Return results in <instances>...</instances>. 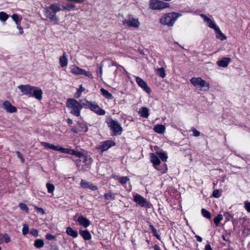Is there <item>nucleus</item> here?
I'll use <instances>...</instances> for the list:
<instances>
[{
  "label": "nucleus",
  "mask_w": 250,
  "mask_h": 250,
  "mask_svg": "<svg viewBox=\"0 0 250 250\" xmlns=\"http://www.w3.org/2000/svg\"><path fill=\"white\" fill-rule=\"evenodd\" d=\"M116 193H112L111 192H108L105 193L104 194V198L106 200H114L115 199Z\"/></svg>",
  "instance_id": "2f4dec72"
},
{
  "label": "nucleus",
  "mask_w": 250,
  "mask_h": 250,
  "mask_svg": "<svg viewBox=\"0 0 250 250\" xmlns=\"http://www.w3.org/2000/svg\"><path fill=\"white\" fill-rule=\"evenodd\" d=\"M193 136H195V137H198L199 136H200V132L198 131L197 130H196V129H193Z\"/></svg>",
  "instance_id": "5fc2aeb1"
},
{
  "label": "nucleus",
  "mask_w": 250,
  "mask_h": 250,
  "mask_svg": "<svg viewBox=\"0 0 250 250\" xmlns=\"http://www.w3.org/2000/svg\"><path fill=\"white\" fill-rule=\"evenodd\" d=\"M129 180V179L126 176L120 177L119 178V181L122 184H126Z\"/></svg>",
  "instance_id": "79ce46f5"
},
{
  "label": "nucleus",
  "mask_w": 250,
  "mask_h": 250,
  "mask_svg": "<svg viewBox=\"0 0 250 250\" xmlns=\"http://www.w3.org/2000/svg\"><path fill=\"white\" fill-rule=\"evenodd\" d=\"M71 131L77 133L78 132V129L76 126H73L71 129Z\"/></svg>",
  "instance_id": "680f3d73"
},
{
  "label": "nucleus",
  "mask_w": 250,
  "mask_h": 250,
  "mask_svg": "<svg viewBox=\"0 0 250 250\" xmlns=\"http://www.w3.org/2000/svg\"><path fill=\"white\" fill-rule=\"evenodd\" d=\"M84 90L85 88L83 87L82 85H81L80 86V87L77 89V92L74 94V97L75 98H79L81 95L82 92L84 91Z\"/></svg>",
  "instance_id": "473e14b6"
},
{
  "label": "nucleus",
  "mask_w": 250,
  "mask_h": 250,
  "mask_svg": "<svg viewBox=\"0 0 250 250\" xmlns=\"http://www.w3.org/2000/svg\"><path fill=\"white\" fill-rule=\"evenodd\" d=\"M195 237L196 238V240L197 241L199 242H201L202 241V238L199 236V235H196L195 236Z\"/></svg>",
  "instance_id": "69168bd1"
},
{
  "label": "nucleus",
  "mask_w": 250,
  "mask_h": 250,
  "mask_svg": "<svg viewBox=\"0 0 250 250\" xmlns=\"http://www.w3.org/2000/svg\"><path fill=\"white\" fill-rule=\"evenodd\" d=\"M3 108L9 113H15L17 111V108L12 105L8 101H5L3 103Z\"/></svg>",
  "instance_id": "dca6fc26"
},
{
  "label": "nucleus",
  "mask_w": 250,
  "mask_h": 250,
  "mask_svg": "<svg viewBox=\"0 0 250 250\" xmlns=\"http://www.w3.org/2000/svg\"><path fill=\"white\" fill-rule=\"evenodd\" d=\"M74 155L79 158L83 157V153L78 151H76Z\"/></svg>",
  "instance_id": "4d7b16f0"
},
{
  "label": "nucleus",
  "mask_w": 250,
  "mask_h": 250,
  "mask_svg": "<svg viewBox=\"0 0 250 250\" xmlns=\"http://www.w3.org/2000/svg\"><path fill=\"white\" fill-rule=\"evenodd\" d=\"M17 28L19 30V33L20 34H23V29L21 26V24H17Z\"/></svg>",
  "instance_id": "13d9d810"
},
{
  "label": "nucleus",
  "mask_w": 250,
  "mask_h": 250,
  "mask_svg": "<svg viewBox=\"0 0 250 250\" xmlns=\"http://www.w3.org/2000/svg\"><path fill=\"white\" fill-rule=\"evenodd\" d=\"M108 125L113 132V135L116 136L122 134L123 129L118 121L111 120L108 123Z\"/></svg>",
  "instance_id": "39448f33"
},
{
  "label": "nucleus",
  "mask_w": 250,
  "mask_h": 250,
  "mask_svg": "<svg viewBox=\"0 0 250 250\" xmlns=\"http://www.w3.org/2000/svg\"><path fill=\"white\" fill-rule=\"evenodd\" d=\"M180 15L175 12L167 13L160 18V22L163 25L172 26Z\"/></svg>",
  "instance_id": "7ed1b4c3"
},
{
  "label": "nucleus",
  "mask_w": 250,
  "mask_h": 250,
  "mask_svg": "<svg viewBox=\"0 0 250 250\" xmlns=\"http://www.w3.org/2000/svg\"><path fill=\"white\" fill-rule=\"evenodd\" d=\"M76 221L79 223L80 225L82 226L85 228H87L90 224V221L83 215L79 216Z\"/></svg>",
  "instance_id": "f3484780"
},
{
  "label": "nucleus",
  "mask_w": 250,
  "mask_h": 250,
  "mask_svg": "<svg viewBox=\"0 0 250 250\" xmlns=\"http://www.w3.org/2000/svg\"><path fill=\"white\" fill-rule=\"evenodd\" d=\"M76 151L74 149H71L70 154L74 155Z\"/></svg>",
  "instance_id": "774afa93"
},
{
  "label": "nucleus",
  "mask_w": 250,
  "mask_h": 250,
  "mask_svg": "<svg viewBox=\"0 0 250 250\" xmlns=\"http://www.w3.org/2000/svg\"><path fill=\"white\" fill-rule=\"evenodd\" d=\"M79 233L84 240H89L91 239V235L87 229L80 230Z\"/></svg>",
  "instance_id": "4be33fe9"
},
{
  "label": "nucleus",
  "mask_w": 250,
  "mask_h": 250,
  "mask_svg": "<svg viewBox=\"0 0 250 250\" xmlns=\"http://www.w3.org/2000/svg\"><path fill=\"white\" fill-rule=\"evenodd\" d=\"M45 238L48 240H56V236L50 233H47L45 235Z\"/></svg>",
  "instance_id": "49530a36"
},
{
  "label": "nucleus",
  "mask_w": 250,
  "mask_h": 250,
  "mask_svg": "<svg viewBox=\"0 0 250 250\" xmlns=\"http://www.w3.org/2000/svg\"><path fill=\"white\" fill-rule=\"evenodd\" d=\"M42 91L38 87L34 86L31 97H34L38 100H41L42 98Z\"/></svg>",
  "instance_id": "2eb2a0df"
},
{
  "label": "nucleus",
  "mask_w": 250,
  "mask_h": 250,
  "mask_svg": "<svg viewBox=\"0 0 250 250\" xmlns=\"http://www.w3.org/2000/svg\"><path fill=\"white\" fill-rule=\"evenodd\" d=\"M156 73L160 77L164 78L166 76L165 69L164 67L159 68L156 69Z\"/></svg>",
  "instance_id": "c756f323"
},
{
  "label": "nucleus",
  "mask_w": 250,
  "mask_h": 250,
  "mask_svg": "<svg viewBox=\"0 0 250 250\" xmlns=\"http://www.w3.org/2000/svg\"><path fill=\"white\" fill-rule=\"evenodd\" d=\"M216 33V37L221 41L226 39V36L221 32L218 26L214 29Z\"/></svg>",
  "instance_id": "a878e982"
},
{
  "label": "nucleus",
  "mask_w": 250,
  "mask_h": 250,
  "mask_svg": "<svg viewBox=\"0 0 250 250\" xmlns=\"http://www.w3.org/2000/svg\"><path fill=\"white\" fill-rule=\"evenodd\" d=\"M44 243L42 239H37L35 241L34 246L38 249L42 248L43 247Z\"/></svg>",
  "instance_id": "c85d7f7f"
},
{
  "label": "nucleus",
  "mask_w": 250,
  "mask_h": 250,
  "mask_svg": "<svg viewBox=\"0 0 250 250\" xmlns=\"http://www.w3.org/2000/svg\"><path fill=\"white\" fill-rule=\"evenodd\" d=\"M46 187L47 189V191L49 193H52L55 189V186L50 183H47Z\"/></svg>",
  "instance_id": "58836bf2"
},
{
  "label": "nucleus",
  "mask_w": 250,
  "mask_h": 250,
  "mask_svg": "<svg viewBox=\"0 0 250 250\" xmlns=\"http://www.w3.org/2000/svg\"><path fill=\"white\" fill-rule=\"evenodd\" d=\"M85 0H67L68 1H74L78 3H81L84 1Z\"/></svg>",
  "instance_id": "052dcab7"
},
{
  "label": "nucleus",
  "mask_w": 250,
  "mask_h": 250,
  "mask_svg": "<svg viewBox=\"0 0 250 250\" xmlns=\"http://www.w3.org/2000/svg\"><path fill=\"white\" fill-rule=\"evenodd\" d=\"M67 121V123L68 124H70V125H71L73 123V121L71 119H69V118H68L66 120Z\"/></svg>",
  "instance_id": "338daca9"
},
{
  "label": "nucleus",
  "mask_w": 250,
  "mask_h": 250,
  "mask_svg": "<svg viewBox=\"0 0 250 250\" xmlns=\"http://www.w3.org/2000/svg\"><path fill=\"white\" fill-rule=\"evenodd\" d=\"M245 207L248 212H250V202L248 201L245 202Z\"/></svg>",
  "instance_id": "3c124183"
},
{
  "label": "nucleus",
  "mask_w": 250,
  "mask_h": 250,
  "mask_svg": "<svg viewBox=\"0 0 250 250\" xmlns=\"http://www.w3.org/2000/svg\"><path fill=\"white\" fill-rule=\"evenodd\" d=\"M2 239H4L6 243H8L10 241L11 239L9 235L7 233L2 234Z\"/></svg>",
  "instance_id": "de8ad7c7"
},
{
  "label": "nucleus",
  "mask_w": 250,
  "mask_h": 250,
  "mask_svg": "<svg viewBox=\"0 0 250 250\" xmlns=\"http://www.w3.org/2000/svg\"><path fill=\"white\" fill-rule=\"evenodd\" d=\"M136 82L138 85L148 94L151 92L150 88L148 86L147 83L139 77H136Z\"/></svg>",
  "instance_id": "4468645a"
},
{
  "label": "nucleus",
  "mask_w": 250,
  "mask_h": 250,
  "mask_svg": "<svg viewBox=\"0 0 250 250\" xmlns=\"http://www.w3.org/2000/svg\"><path fill=\"white\" fill-rule=\"evenodd\" d=\"M156 154L159 159H161L163 162H166L167 159V156L166 154L163 152H157Z\"/></svg>",
  "instance_id": "7c9ffc66"
},
{
  "label": "nucleus",
  "mask_w": 250,
  "mask_h": 250,
  "mask_svg": "<svg viewBox=\"0 0 250 250\" xmlns=\"http://www.w3.org/2000/svg\"><path fill=\"white\" fill-rule=\"evenodd\" d=\"M71 72L75 75H84L91 79L93 78L91 72L86 71L76 65L72 66Z\"/></svg>",
  "instance_id": "1a4fd4ad"
},
{
  "label": "nucleus",
  "mask_w": 250,
  "mask_h": 250,
  "mask_svg": "<svg viewBox=\"0 0 250 250\" xmlns=\"http://www.w3.org/2000/svg\"><path fill=\"white\" fill-rule=\"evenodd\" d=\"M98 105L95 102L94 103L91 102L90 107H89V109H90L91 110L93 111L95 108H97Z\"/></svg>",
  "instance_id": "8fccbe9b"
},
{
  "label": "nucleus",
  "mask_w": 250,
  "mask_h": 250,
  "mask_svg": "<svg viewBox=\"0 0 250 250\" xmlns=\"http://www.w3.org/2000/svg\"><path fill=\"white\" fill-rule=\"evenodd\" d=\"M59 63L62 67H64L67 65L68 60L65 52H63V55L59 58Z\"/></svg>",
  "instance_id": "412c9836"
},
{
  "label": "nucleus",
  "mask_w": 250,
  "mask_h": 250,
  "mask_svg": "<svg viewBox=\"0 0 250 250\" xmlns=\"http://www.w3.org/2000/svg\"><path fill=\"white\" fill-rule=\"evenodd\" d=\"M8 18V15L4 12H0V20L3 21H5L7 20Z\"/></svg>",
  "instance_id": "a19ab883"
},
{
  "label": "nucleus",
  "mask_w": 250,
  "mask_h": 250,
  "mask_svg": "<svg viewBox=\"0 0 250 250\" xmlns=\"http://www.w3.org/2000/svg\"><path fill=\"white\" fill-rule=\"evenodd\" d=\"M50 250H59L58 247L56 245H52L51 246Z\"/></svg>",
  "instance_id": "0e129e2a"
},
{
  "label": "nucleus",
  "mask_w": 250,
  "mask_h": 250,
  "mask_svg": "<svg viewBox=\"0 0 250 250\" xmlns=\"http://www.w3.org/2000/svg\"><path fill=\"white\" fill-rule=\"evenodd\" d=\"M75 5L71 3H67L64 6H62V8L64 10L70 11L71 9L75 8Z\"/></svg>",
  "instance_id": "ea45409f"
},
{
  "label": "nucleus",
  "mask_w": 250,
  "mask_h": 250,
  "mask_svg": "<svg viewBox=\"0 0 250 250\" xmlns=\"http://www.w3.org/2000/svg\"><path fill=\"white\" fill-rule=\"evenodd\" d=\"M204 250H213L210 245L209 244H207L205 247Z\"/></svg>",
  "instance_id": "bf43d9fd"
},
{
  "label": "nucleus",
  "mask_w": 250,
  "mask_h": 250,
  "mask_svg": "<svg viewBox=\"0 0 250 250\" xmlns=\"http://www.w3.org/2000/svg\"><path fill=\"white\" fill-rule=\"evenodd\" d=\"M66 106L70 109L71 113L73 115L79 117L81 114V110L83 108L82 104L74 99H68L66 102Z\"/></svg>",
  "instance_id": "f03ea898"
},
{
  "label": "nucleus",
  "mask_w": 250,
  "mask_h": 250,
  "mask_svg": "<svg viewBox=\"0 0 250 250\" xmlns=\"http://www.w3.org/2000/svg\"><path fill=\"white\" fill-rule=\"evenodd\" d=\"M61 10L59 4L54 3L44 8V15L50 21L53 22L56 24L60 20L57 14L61 11Z\"/></svg>",
  "instance_id": "f257e3e1"
},
{
  "label": "nucleus",
  "mask_w": 250,
  "mask_h": 250,
  "mask_svg": "<svg viewBox=\"0 0 250 250\" xmlns=\"http://www.w3.org/2000/svg\"><path fill=\"white\" fill-rule=\"evenodd\" d=\"M150 161L153 164V166L155 168L158 169V170H161L162 173H166L167 171V165L166 164H164L163 166L164 167V169L161 170L159 169L157 167L159 166L161 163L160 160L157 156V155H155L153 153H150Z\"/></svg>",
  "instance_id": "0eeeda50"
},
{
  "label": "nucleus",
  "mask_w": 250,
  "mask_h": 250,
  "mask_svg": "<svg viewBox=\"0 0 250 250\" xmlns=\"http://www.w3.org/2000/svg\"><path fill=\"white\" fill-rule=\"evenodd\" d=\"M123 23L129 27L134 28H138L140 26V22L138 19L134 18L132 15H129L128 19L123 21Z\"/></svg>",
  "instance_id": "9b49d317"
},
{
  "label": "nucleus",
  "mask_w": 250,
  "mask_h": 250,
  "mask_svg": "<svg viewBox=\"0 0 250 250\" xmlns=\"http://www.w3.org/2000/svg\"><path fill=\"white\" fill-rule=\"evenodd\" d=\"M201 213H202V215L204 217H205L207 219L211 218V215L210 213L208 211L206 210V209L202 208L201 209Z\"/></svg>",
  "instance_id": "c9c22d12"
},
{
  "label": "nucleus",
  "mask_w": 250,
  "mask_h": 250,
  "mask_svg": "<svg viewBox=\"0 0 250 250\" xmlns=\"http://www.w3.org/2000/svg\"><path fill=\"white\" fill-rule=\"evenodd\" d=\"M190 83L196 87H199L200 90L208 91L209 89V84L201 77H193L190 79Z\"/></svg>",
  "instance_id": "20e7f679"
},
{
  "label": "nucleus",
  "mask_w": 250,
  "mask_h": 250,
  "mask_svg": "<svg viewBox=\"0 0 250 250\" xmlns=\"http://www.w3.org/2000/svg\"><path fill=\"white\" fill-rule=\"evenodd\" d=\"M31 234L35 237H37L38 236V230L36 229H32L29 232Z\"/></svg>",
  "instance_id": "09e8293b"
},
{
  "label": "nucleus",
  "mask_w": 250,
  "mask_h": 250,
  "mask_svg": "<svg viewBox=\"0 0 250 250\" xmlns=\"http://www.w3.org/2000/svg\"><path fill=\"white\" fill-rule=\"evenodd\" d=\"M169 4L159 0H151L150 8L154 10L162 9L169 7Z\"/></svg>",
  "instance_id": "6e6552de"
},
{
  "label": "nucleus",
  "mask_w": 250,
  "mask_h": 250,
  "mask_svg": "<svg viewBox=\"0 0 250 250\" xmlns=\"http://www.w3.org/2000/svg\"><path fill=\"white\" fill-rule=\"evenodd\" d=\"M34 86L30 85L29 84H21L19 85L18 88L20 90L23 95H28L29 97H31Z\"/></svg>",
  "instance_id": "ddd939ff"
},
{
  "label": "nucleus",
  "mask_w": 250,
  "mask_h": 250,
  "mask_svg": "<svg viewBox=\"0 0 250 250\" xmlns=\"http://www.w3.org/2000/svg\"><path fill=\"white\" fill-rule=\"evenodd\" d=\"M153 130L157 133L163 134L166 131V127L163 125L157 124L154 126Z\"/></svg>",
  "instance_id": "b1692460"
},
{
  "label": "nucleus",
  "mask_w": 250,
  "mask_h": 250,
  "mask_svg": "<svg viewBox=\"0 0 250 250\" xmlns=\"http://www.w3.org/2000/svg\"><path fill=\"white\" fill-rule=\"evenodd\" d=\"M200 16L204 19V21L210 28L214 30L218 27V26L210 18L206 16L205 15L202 14L200 15Z\"/></svg>",
  "instance_id": "6ab92c4d"
},
{
  "label": "nucleus",
  "mask_w": 250,
  "mask_h": 250,
  "mask_svg": "<svg viewBox=\"0 0 250 250\" xmlns=\"http://www.w3.org/2000/svg\"><path fill=\"white\" fill-rule=\"evenodd\" d=\"M103 66H104L103 63L102 62H101L100 64V66H99V74H100V77H102V74H103Z\"/></svg>",
  "instance_id": "864d4df0"
},
{
  "label": "nucleus",
  "mask_w": 250,
  "mask_h": 250,
  "mask_svg": "<svg viewBox=\"0 0 250 250\" xmlns=\"http://www.w3.org/2000/svg\"><path fill=\"white\" fill-rule=\"evenodd\" d=\"M84 132H86L88 130L87 126L86 125H83L82 130Z\"/></svg>",
  "instance_id": "e2e57ef3"
},
{
  "label": "nucleus",
  "mask_w": 250,
  "mask_h": 250,
  "mask_svg": "<svg viewBox=\"0 0 250 250\" xmlns=\"http://www.w3.org/2000/svg\"><path fill=\"white\" fill-rule=\"evenodd\" d=\"M212 196L215 198H219L221 196V193L219 189H215L213 190L212 194Z\"/></svg>",
  "instance_id": "a18cd8bd"
},
{
  "label": "nucleus",
  "mask_w": 250,
  "mask_h": 250,
  "mask_svg": "<svg viewBox=\"0 0 250 250\" xmlns=\"http://www.w3.org/2000/svg\"><path fill=\"white\" fill-rule=\"evenodd\" d=\"M81 186L83 188H89L93 191L98 189V187L96 186H94L91 183L83 179L81 180Z\"/></svg>",
  "instance_id": "a211bd4d"
},
{
  "label": "nucleus",
  "mask_w": 250,
  "mask_h": 250,
  "mask_svg": "<svg viewBox=\"0 0 250 250\" xmlns=\"http://www.w3.org/2000/svg\"><path fill=\"white\" fill-rule=\"evenodd\" d=\"M81 104H82L83 107L84 106L85 108H89L91 102L84 100V101H81Z\"/></svg>",
  "instance_id": "37998d69"
},
{
  "label": "nucleus",
  "mask_w": 250,
  "mask_h": 250,
  "mask_svg": "<svg viewBox=\"0 0 250 250\" xmlns=\"http://www.w3.org/2000/svg\"><path fill=\"white\" fill-rule=\"evenodd\" d=\"M223 216L221 214H218L214 218V223L216 226H218L219 225V224L220 223V222L223 220Z\"/></svg>",
  "instance_id": "72a5a7b5"
},
{
  "label": "nucleus",
  "mask_w": 250,
  "mask_h": 250,
  "mask_svg": "<svg viewBox=\"0 0 250 250\" xmlns=\"http://www.w3.org/2000/svg\"><path fill=\"white\" fill-rule=\"evenodd\" d=\"M139 114L143 118H147L149 115V110L146 107H141L138 111Z\"/></svg>",
  "instance_id": "5701e85b"
},
{
  "label": "nucleus",
  "mask_w": 250,
  "mask_h": 250,
  "mask_svg": "<svg viewBox=\"0 0 250 250\" xmlns=\"http://www.w3.org/2000/svg\"><path fill=\"white\" fill-rule=\"evenodd\" d=\"M93 111L100 115H104L105 114V110L100 108L99 105L97 106V108H95Z\"/></svg>",
  "instance_id": "e433bc0d"
},
{
  "label": "nucleus",
  "mask_w": 250,
  "mask_h": 250,
  "mask_svg": "<svg viewBox=\"0 0 250 250\" xmlns=\"http://www.w3.org/2000/svg\"><path fill=\"white\" fill-rule=\"evenodd\" d=\"M17 154L18 157L21 159V162L23 163L24 158L22 157V154L20 152L17 151Z\"/></svg>",
  "instance_id": "6e6d98bb"
},
{
  "label": "nucleus",
  "mask_w": 250,
  "mask_h": 250,
  "mask_svg": "<svg viewBox=\"0 0 250 250\" xmlns=\"http://www.w3.org/2000/svg\"><path fill=\"white\" fill-rule=\"evenodd\" d=\"M19 207L20 208L24 211H25L26 212H27L29 210V208L27 207V206L25 204H24V203H20L19 204Z\"/></svg>",
  "instance_id": "c03bdc74"
},
{
  "label": "nucleus",
  "mask_w": 250,
  "mask_h": 250,
  "mask_svg": "<svg viewBox=\"0 0 250 250\" xmlns=\"http://www.w3.org/2000/svg\"><path fill=\"white\" fill-rule=\"evenodd\" d=\"M231 61L230 58H224L222 60L218 61L217 64L220 67H226Z\"/></svg>",
  "instance_id": "aec40b11"
},
{
  "label": "nucleus",
  "mask_w": 250,
  "mask_h": 250,
  "mask_svg": "<svg viewBox=\"0 0 250 250\" xmlns=\"http://www.w3.org/2000/svg\"><path fill=\"white\" fill-rule=\"evenodd\" d=\"M29 226L27 224H24L23 225V228L22 229V233L23 235H27L29 233Z\"/></svg>",
  "instance_id": "4c0bfd02"
},
{
  "label": "nucleus",
  "mask_w": 250,
  "mask_h": 250,
  "mask_svg": "<svg viewBox=\"0 0 250 250\" xmlns=\"http://www.w3.org/2000/svg\"><path fill=\"white\" fill-rule=\"evenodd\" d=\"M116 143L111 140H107L104 141L102 144L97 147V149L100 150L101 152H103L107 150L111 146H115Z\"/></svg>",
  "instance_id": "f8f14e48"
},
{
  "label": "nucleus",
  "mask_w": 250,
  "mask_h": 250,
  "mask_svg": "<svg viewBox=\"0 0 250 250\" xmlns=\"http://www.w3.org/2000/svg\"><path fill=\"white\" fill-rule=\"evenodd\" d=\"M11 17L16 24H21V21L22 19L21 16H19L17 14H14L12 15Z\"/></svg>",
  "instance_id": "cd10ccee"
},
{
  "label": "nucleus",
  "mask_w": 250,
  "mask_h": 250,
  "mask_svg": "<svg viewBox=\"0 0 250 250\" xmlns=\"http://www.w3.org/2000/svg\"><path fill=\"white\" fill-rule=\"evenodd\" d=\"M101 94L104 96L106 99L108 100H112L113 99V96L107 90L105 89L102 88L100 89Z\"/></svg>",
  "instance_id": "bb28decb"
},
{
  "label": "nucleus",
  "mask_w": 250,
  "mask_h": 250,
  "mask_svg": "<svg viewBox=\"0 0 250 250\" xmlns=\"http://www.w3.org/2000/svg\"><path fill=\"white\" fill-rule=\"evenodd\" d=\"M133 201L141 207H148V203L147 200L139 194H133Z\"/></svg>",
  "instance_id": "9d476101"
},
{
  "label": "nucleus",
  "mask_w": 250,
  "mask_h": 250,
  "mask_svg": "<svg viewBox=\"0 0 250 250\" xmlns=\"http://www.w3.org/2000/svg\"><path fill=\"white\" fill-rule=\"evenodd\" d=\"M35 209L38 212L41 213L42 214L45 213L44 210L42 208L36 207Z\"/></svg>",
  "instance_id": "603ef678"
},
{
  "label": "nucleus",
  "mask_w": 250,
  "mask_h": 250,
  "mask_svg": "<svg viewBox=\"0 0 250 250\" xmlns=\"http://www.w3.org/2000/svg\"><path fill=\"white\" fill-rule=\"evenodd\" d=\"M149 228H150L153 235H154L158 240H160V236L158 233L157 229L154 228V227L150 224L149 225Z\"/></svg>",
  "instance_id": "f704fd0d"
},
{
  "label": "nucleus",
  "mask_w": 250,
  "mask_h": 250,
  "mask_svg": "<svg viewBox=\"0 0 250 250\" xmlns=\"http://www.w3.org/2000/svg\"><path fill=\"white\" fill-rule=\"evenodd\" d=\"M66 233L68 235L76 238L78 236V232L77 230L73 229L72 228L68 227L66 228Z\"/></svg>",
  "instance_id": "393cba45"
},
{
  "label": "nucleus",
  "mask_w": 250,
  "mask_h": 250,
  "mask_svg": "<svg viewBox=\"0 0 250 250\" xmlns=\"http://www.w3.org/2000/svg\"><path fill=\"white\" fill-rule=\"evenodd\" d=\"M41 145L46 148H49L54 150L59 151L62 153L69 154L70 153L71 149L65 148L59 146H54L53 144L45 142H41Z\"/></svg>",
  "instance_id": "423d86ee"
}]
</instances>
